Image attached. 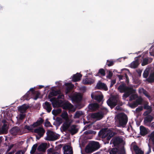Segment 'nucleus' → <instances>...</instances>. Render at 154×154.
Instances as JSON below:
<instances>
[{
  "instance_id": "obj_53",
  "label": "nucleus",
  "mask_w": 154,
  "mask_h": 154,
  "mask_svg": "<svg viewBox=\"0 0 154 154\" xmlns=\"http://www.w3.org/2000/svg\"><path fill=\"white\" fill-rule=\"evenodd\" d=\"M150 137L152 141L154 142V131L151 133Z\"/></svg>"
},
{
  "instance_id": "obj_1",
  "label": "nucleus",
  "mask_w": 154,
  "mask_h": 154,
  "mask_svg": "<svg viewBox=\"0 0 154 154\" xmlns=\"http://www.w3.org/2000/svg\"><path fill=\"white\" fill-rule=\"evenodd\" d=\"M118 89L120 92H124L123 96V99L124 100L131 94L135 93V91L132 87H127L123 84L120 85Z\"/></svg>"
},
{
  "instance_id": "obj_46",
  "label": "nucleus",
  "mask_w": 154,
  "mask_h": 154,
  "mask_svg": "<svg viewBox=\"0 0 154 154\" xmlns=\"http://www.w3.org/2000/svg\"><path fill=\"white\" fill-rule=\"evenodd\" d=\"M149 53L151 56H154V46H152L149 49Z\"/></svg>"
},
{
  "instance_id": "obj_47",
  "label": "nucleus",
  "mask_w": 154,
  "mask_h": 154,
  "mask_svg": "<svg viewBox=\"0 0 154 154\" xmlns=\"http://www.w3.org/2000/svg\"><path fill=\"white\" fill-rule=\"evenodd\" d=\"M148 70L147 69H146L144 71L143 73V76L144 78H146L148 77Z\"/></svg>"
},
{
  "instance_id": "obj_41",
  "label": "nucleus",
  "mask_w": 154,
  "mask_h": 154,
  "mask_svg": "<svg viewBox=\"0 0 154 154\" xmlns=\"http://www.w3.org/2000/svg\"><path fill=\"white\" fill-rule=\"evenodd\" d=\"M1 133H6L7 131V128L6 125L5 124L2 127V128L1 129Z\"/></svg>"
},
{
  "instance_id": "obj_44",
  "label": "nucleus",
  "mask_w": 154,
  "mask_h": 154,
  "mask_svg": "<svg viewBox=\"0 0 154 154\" xmlns=\"http://www.w3.org/2000/svg\"><path fill=\"white\" fill-rule=\"evenodd\" d=\"M137 98L135 101L138 105L141 104L143 101V99L141 97H137Z\"/></svg>"
},
{
  "instance_id": "obj_2",
  "label": "nucleus",
  "mask_w": 154,
  "mask_h": 154,
  "mask_svg": "<svg viewBox=\"0 0 154 154\" xmlns=\"http://www.w3.org/2000/svg\"><path fill=\"white\" fill-rule=\"evenodd\" d=\"M115 118L116 119V122L118 124L117 125L118 127H124L128 122L127 116L123 113L118 114L116 116Z\"/></svg>"
},
{
  "instance_id": "obj_49",
  "label": "nucleus",
  "mask_w": 154,
  "mask_h": 154,
  "mask_svg": "<svg viewBox=\"0 0 154 154\" xmlns=\"http://www.w3.org/2000/svg\"><path fill=\"white\" fill-rule=\"evenodd\" d=\"M60 93V91H53L51 92V93L52 95L54 96L57 95Z\"/></svg>"
},
{
  "instance_id": "obj_36",
  "label": "nucleus",
  "mask_w": 154,
  "mask_h": 154,
  "mask_svg": "<svg viewBox=\"0 0 154 154\" xmlns=\"http://www.w3.org/2000/svg\"><path fill=\"white\" fill-rule=\"evenodd\" d=\"M61 112V109H57L53 110L52 112L54 116H56L60 113Z\"/></svg>"
},
{
  "instance_id": "obj_26",
  "label": "nucleus",
  "mask_w": 154,
  "mask_h": 154,
  "mask_svg": "<svg viewBox=\"0 0 154 154\" xmlns=\"http://www.w3.org/2000/svg\"><path fill=\"white\" fill-rule=\"evenodd\" d=\"M84 115V113L82 111H78L75 113L74 118H78L83 117Z\"/></svg>"
},
{
  "instance_id": "obj_24",
  "label": "nucleus",
  "mask_w": 154,
  "mask_h": 154,
  "mask_svg": "<svg viewBox=\"0 0 154 154\" xmlns=\"http://www.w3.org/2000/svg\"><path fill=\"white\" fill-rule=\"evenodd\" d=\"M98 107V105L96 103L90 104L88 106L89 109L91 111H95Z\"/></svg>"
},
{
  "instance_id": "obj_25",
  "label": "nucleus",
  "mask_w": 154,
  "mask_h": 154,
  "mask_svg": "<svg viewBox=\"0 0 154 154\" xmlns=\"http://www.w3.org/2000/svg\"><path fill=\"white\" fill-rule=\"evenodd\" d=\"M133 149L136 154H143V152L137 146L134 145Z\"/></svg>"
},
{
  "instance_id": "obj_48",
  "label": "nucleus",
  "mask_w": 154,
  "mask_h": 154,
  "mask_svg": "<svg viewBox=\"0 0 154 154\" xmlns=\"http://www.w3.org/2000/svg\"><path fill=\"white\" fill-rule=\"evenodd\" d=\"M137 97V96L136 94H133L131 95L130 97V101H131L135 99Z\"/></svg>"
},
{
  "instance_id": "obj_9",
  "label": "nucleus",
  "mask_w": 154,
  "mask_h": 154,
  "mask_svg": "<svg viewBox=\"0 0 154 154\" xmlns=\"http://www.w3.org/2000/svg\"><path fill=\"white\" fill-rule=\"evenodd\" d=\"M118 102V100L116 99L114 97H111L109 98L107 101V103L112 108L117 104Z\"/></svg>"
},
{
  "instance_id": "obj_62",
  "label": "nucleus",
  "mask_w": 154,
  "mask_h": 154,
  "mask_svg": "<svg viewBox=\"0 0 154 154\" xmlns=\"http://www.w3.org/2000/svg\"><path fill=\"white\" fill-rule=\"evenodd\" d=\"M151 148L150 146H149V150L147 152L146 154H149L151 152Z\"/></svg>"
},
{
  "instance_id": "obj_23",
  "label": "nucleus",
  "mask_w": 154,
  "mask_h": 154,
  "mask_svg": "<svg viewBox=\"0 0 154 154\" xmlns=\"http://www.w3.org/2000/svg\"><path fill=\"white\" fill-rule=\"evenodd\" d=\"M78 129L75 125H72L69 128V131L72 134H73L76 133L78 131Z\"/></svg>"
},
{
  "instance_id": "obj_55",
  "label": "nucleus",
  "mask_w": 154,
  "mask_h": 154,
  "mask_svg": "<svg viewBox=\"0 0 154 154\" xmlns=\"http://www.w3.org/2000/svg\"><path fill=\"white\" fill-rule=\"evenodd\" d=\"M64 98V96L62 94H60L58 96V99H63Z\"/></svg>"
},
{
  "instance_id": "obj_30",
  "label": "nucleus",
  "mask_w": 154,
  "mask_h": 154,
  "mask_svg": "<svg viewBox=\"0 0 154 154\" xmlns=\"http://www.w3.org/2000/svg\"><path fill=\"white\" fill-rule=\"evenodd\" d=\"M61 117L64 119L66 121H70V120L69 118L68 113L64 111L63 112L61 115Z\"/></svg>"
},
{
  "instance_id": "obj_38",
  "label": "nucleus",
  "mask_w": 154,
  "mask_h": 154,
  "mask_svg": "<svg viewBox=\"0 0 154 154\" xmlns=\"http://www.w3.org/2000/svg\"><path fill=\"white\" fill-rule=\"evenodd\" d=\"M37 147V145L36 144L33 145L30 152L31 154H34L35 152Z\"/></svg>"
},
{
  "instance_id": "obj_57",
  "label": "nucleus",
  "mask_w": 154,
  "mask_h": 154,
  "mask_svg": "<svg viewBox=\"0 0 154 154\" xmlns=\"http://www.w3.org/2000/svg\"><path fill=\"white\" fill-rule=\"evenodd\" d=\"M116 80H112L111 81L110 86H112L114 84L116 83Z\"/></svg>"
},
{
  "instance_id": "obj_5",
  "label": "nucleus",
  "mask_w": 154,
  "mask_h": 154,
  "mask_svg": "<svg viewBox=\"0 0 154 154\" xmlns=\"http://www.w3.org/2000/svg\"><path fill=\"white\" fill-rule=\"evenodd\" d=\"M103 137H107V139L109 140L114 135V133L109 129H105L102 130L100 132Z\"/></svg>"
},
{
  "instance_id": "obj_15",
  "label": "nucleus",
  "mask_w": 154,
  "mask_h": 154,
  "mask_svg": "<svg viewBox=\"0 0 154 154\" xmlns=\"http://www.w3.org/2000/svg\"><path fill=\"white\" fill-rule=\"evenodd\" d=\"M153 117L151 115H148L145 117L144 120V122L145 125L146 126H150V122L152 121Z\"/></svg>"
},
{
  "instance_id": "obj_45",
  "label": "nucleus",
  "mask_w": 154,
  "mask_h": 154,
  "mask_svg": "<svg viewBox=\"0 0 154 154\" xmlns=\"http://www.w3.org/2000/svg\"><path fill=\"white\" fill-rule=\"evenodd\" d=\"M25 116V115L23 113H20L17 117L19 119L22 120L23 119Z\"/></svg>"
},
{
  "instance_id": "obj_61",
  "label": "nucleus",
  "mask_w": 154,
  "mask_h": 154,
  "mask_svg": "<svg viewBox=\"0 0 154 154\" xmlns=\"http://www.w3.org/2000/svg\"><path fill=\"white\" fill-rule=\"evenodd\" d=\"M28 93L29 91H28L26 94L24 96V97H25L26 98L25 99H27V98H26V97H28Z\"/></svg>"
},
{
  "instance_id": "obj_11",
  "label": "nucleus",
  "mask_w": 154,
  "mask_h": 154,
  "mask_svg": "<svg viewBox=\"0 0 154 154\" xmlns=\"http://www.w3.org/2000/svg\"><path fill=\"white\" fill-rule=\"evenodd\" d=\"M63 149L64 150V154H73L72 148L70 146H65L63 147Z\"/></svg>"
},
{
  "instance_id": "obj_3",
  "label": "nucleus",
  "mask_w": 154,
  "mask_h": 154,
  "mask_svg": "<svg viewBox=\"0 0 154 154\" xmlns=\"http://www.w3.org/2000/svg\"><path fill=\"white\" fill-rule=\"evenodd\" d=\"M100 148V145L98 142L92 141L91 142L88 146L85 149V151L87 152H91L97 150Z\"/></svg>"
},
{
  "instance_id": "obj_64",
  "label": "nucleus",
  "mask_w": 154,
  "mask_h": 154,
  "mask_svg": "<svg viewBox=\"0 0 154 154\" xmlns=\"http://www.w3.org/2000/svg\"><path fill=\"white\" fill-rule=\"evenodd\" d=\"M151 126L152 127L154 128V122L152 123L151 124Z\"/></svg>"
},
{
  "instance_id": "obj_27",
  "label": "nucleus",
  "mask_w": 154,
  "mask_h": 154,
  "mask_svg": "<svg viewBox=\"0 0 154 154\" xmlns=\"http://www.w3.org/2000/svg\"><path fill=\"white\" fill-rule=\"evenodd\" d=\"M123 141V140L122 138L117 137L114 139L113 140V143L114 144L117 145L122 143Z\"/></svg>"
},
{
  "instance_id": "obj_14",
  "label": "nucleus",
  "mask_w": 154,
  "mask_h": 154,
  "mask_svg": "<svg viewBox=\"0 0 154 154\" xmlns=\"http://www.w3.org/2000/svg\"><path fill=\"white\" fill-rule=\"evenodd\" d=\"M91 117L92 118L96 120L101 119L103 117V115L101 112L93 113L91 114Z\"/></svg>"
},
{
  "instance_id": "obj_20",
  "label": "nucleus",
  "mask_w": 154,
  "mask_h": 154,
  "mask_svg": "<svg viewBox=\"0 0 154 154\" xmlns=\"http://www.w3.org/2000/svg\"><path fill=\"white\" fill-rule=\"evenodd\" d=\"M82 99V95L79 93H75L73 96V99L76 101L78 102L80 101Z\"/></svg>"
},
{
  "instance_id": "obj_21",
  "label": "nucleus",
  "mask_w": 154,
  "mask_h": 154,
  "mask_svg": "<svg viewBox=\"0 0 154 154\" xmlns=\"http://www.w3.org/2000/svg\"><path fill=\"white\" fill-rule=\"evenodd\" d=\"M140 134L142 136H144L147 134L148 132V129L143 126H140Z\"/></svg>"
},
{
  "instance_id": "obj_63",
  "label": "nucleus",
  "mask_w": 154,
  "mask_h": 154,
  "mask_svg": "<svg viewBox=\"0 0 154 154\" xmlns=\"http://www.w3.org/2000/svg\"><path fill=\"white\" fill-rule=\"evenodd\" d=\"M120 107L119 106H117L116 107V109L117 110H119L120 109Z\"/></svg>"
},
{
  "instance_id": "obj_29",
  "label": "nucleus",
  "mask_w": 154,
  "mask_h": 154,
  "mask_svg": "<svg viewBox=\"0 0 154 154\" xmlns=\"http://www.w3.org/2000/svg\"><path fill=\"white\" fill-rule=\"evenodd\" d=\"M152 59L151 58H145L143 60L141 65L142 66L146 65L148 63H150L152 62Z\"/></svg>"
},
{
  "instance_id": "obj_10",
  "label": "nucleus",
  "mask_w": 154,
  "mask_h": 154,
  "mask_svg": "<svg viewBox=\"0 0 154 154\" xmlns=\"http://www.w3.org/2000/svg\"><path fill=\"white\" fill-rule=\"evenodd\" d=\"M34 131L35 133L38 134V137L36 136V138L38 140L43 136L45 132L44 130L41 127L35 129Z\"/></svg>"
},
{
  "instance_id": "obj_34",
  "label": "nucleus",
  "mask_w": 154,
  "mask_h": 154,
  "mask_svg": "<svg viewBox=\"0 0 154 154\" xmlns=\"http://www.w3.org/2000/svg\"><path fill=\"white\" fill-rule=\"evenodd\" d=\"M139 92L140 93H143L148 98L150 99V97L149 95L147 92L143 88H141L139 89Z\"/></svg>"
},
{
  "instance_id": "obj_4",
  "label": "nucleus",
  "mask_w": 154,
  "mask_h": 154,
  "mask_svg": "<svg viewBox=\"0 0 154 154\" xmlns=\"http://www.w3.org/2000/svg\"><path fill=\"white\" fill-rule=\"evenodd\" d=\"M45 139L49 141H54L58 139L60 135L52 131L48 130L47 131Z\"/></svg>"
},
{
  "instance_id": "obj_8",
  "label": "nucleus",
  "mask_w": 154,
  "mask_h": 154,
  "mask_svg": "<svg viewBox=\"0 0 154 154\" xmlns=\"http://www.w3.org/2000/svg\"><path fill=\"white\" fill-rule=\"evenodd\" d=\"M46 143H42L40 144L37 148V151L35 154H43V152H45L47 148Z\"/></svg>"
},
{
  "instance_id": "obj_51",
  "label": "nucleus",
  "mask_w": 154,
  "mask_h": 154,
  "mask_svg": "<svg viewBox=\"0 0 154 154\" xmlns=\"http://www.w3.org/2000/svg\"><path fill=\"white\" fill-rule=\"evenodd\" d=\"M113 73L112 72L110 71H109L108 74L106 75V78L109 79H110L111 77L112 76Z\"/></svg>"
},
{
  "instance_id": "obj_17",
  "label": "nucleus",
  "mask_w": 154,
  "mask_h": 154,
  "mask_svg": "<svg viewBox=\"0 0 154 154\" xmlns=\"http://www.w3.org/2000/svg\"><path fill=\"white\" fill-rule=\"evenodd\" d=\"M95 82V80L91 78H86L83 79L82 82L85 85H91L93 83Z\"/></svg>"
},
{
  "instance_id": "obj_28",
  "label": "nucleus",
  "mask_w": 154,
  "mask_h": 154,
  "mask_svg": "<svg viewBox=\"0 0 154 154\" xmlns=\"http://www.w3.org/2000/svg\"><path fill=\"white\" fill-rule=\"evenodd\" d=\"M82 76V75L80 73H77L74 75L72 78V80L74 82L79 81L80 80Z\"/></svg>"
},
{
  "instance_id": "obj_32",
  "label": "nucleus",
  "mask_w": 154,
  "mask_h": 154,
  "mask_svg": "<svg viewBox=\"0 0 154 154\" xmlns=\"http://www.w3.org/2000/svg\"><path fill=\"white\" fill-rule=\"evenodd\" d=\"M139 64L138 60H136L131 63L130 66L131 68H135L137 67Z\"/></svg>"
},
{
  "instance_id": "obj_35",
  "label": "nucleus",
  "mask_w": 154,
  "mask_h": 154,
  "mask_svg": "<svg viewBox=\"0 0 154 154\" xmlns=\"http://www.w3.org/2000/svg\"><path fill=\"white\" fill-rule=\"evenodd\" d=\"M147 80L149 82L154 81V72L150 74L149 77Z\"/></svg>"
},
{
  "instance_id": "obj_37",
  "label": "nucleus",
  "mask_w": 154,
  "mask_h": 154,
  "mask_svg": "<svg viewBox=\"0 0 154 154\" xmlns=\"http://www.w3.org/2000/svg\"><path fill=\"white\" fill-rule=\"evenodd\" d=\"M97 74L98 75H100L102 76H104L106 75L105 71L103 69H100L99 70Z\"/></svg>"
},
{
  "instance_id": "obj_56",
  "label": "nucleus",
  "mask_w": 154,
  "mask_h": 154,
  "mask_svg": "<svg viewBox=\"0 0 154 154\" xmlns=\"http://www.w3.org/2000/svg\"><path fill=\"white\" fill-rule=\"evenodd\" d=\"M137 72L139 75V76H140L141 75L142 70L140 69H138L137 70Z\"/></svg>"
},
{
  "instance_id": "obj_22",
  "label": "nucleus",
  "mask_w": 154,
  "mask_h": 154,
  "mask_svg": "<svg viewBox=\"0 0 154 154\" xmlns=\"http://www.w3.org/2000/svg\"><path fill=\"white\" fill-rule=\"evenodd\" d=\"M45 109L48 112H50L52 109L51 104L48 102H45L43 105Z\"/></svg>"
},
{
  "instance_id": "obj_7",
  "label": "nucleus",
  "mask_w": 154,
  "mask_h": 154,
  "mask_svg": "<svg viewBox=\"0 0 154 154\" xmlns=\"http://www.w3.org/2000/svg\"><path fill=\"white\" fill-rule=\"evenodd\" d=\"M43 122V120L42 118H39L36 122L33 123L32 125L26 126V128L29 131L32 130L34 128L41 125Z\"/></svg>"
},
{
  "instance_id": "obj_59",
  "label": "nucleus",
  "mask_w": 154,
  "mask_h": 154,
  "mask_svg": "<svg viewBox=\"0 0 154 154\" xmlns=\"http://www.w3.org/2000/svg\"><path fill=\"white\" fill-rule=\"evenodd\" d=\"M50 123L49 122H47L45 123V125L46 126H49L50 125Z\"/></svg>"
},
{
  "instance_id": "obj_52",
  "label": "nucleus",
  "mask_w": 154,
  "mask_h": 154,
  "mask_svg": "<svg viewBox=\"0 0 154 154\" xmlns=\"http://www.w3.org/2000/svg\"><path fill=\"white\" fill-rule=\"evenodd\" d=\"M142 109L143 107L142 106H140L136 108V111L137 112H139L142 110Z\"/></svg>"
},
{
  "instance_id": "obj_50",
  "label": "nucleus",
  "mask_w": 154,
  "mask_h": 154,
  "mask_svg": "<svg viewBox=\"0 0 154 154\" xmlns=\"http://www.w3.org/2000/svg\"><path fill=\"white\" fill-rule=\"evenodd\" d=\"M56 122L58 124L60 125L63 122V119L60 118L58 117L56 119Z\"/></svg>"
},
{
  "instance_id": "obj_31",
  "label": "nucleus",
  "mask_w": 154,
  "mask_h": 154,
  "mask_svg": "<svg viewBox=\"0 0 154 154\" xmlns=\"http://www.w3.org/2000/svg\"><path fill=\"white\" fill-rule=\"evenodd\" d=\"M65 85L66 86V93H68L69 91L70 90L72 89L74 87L73 85L70 83H66Z\"/></svg>"
},
{
  "instance_id": "obj_40",
  "label": "nucleus",
  "mask_w": 154,
  "mask_h": 154,
  "mask_svg": "<svg viewBox=\"0 0 154 154\" xmlns=\"http://www.w3.org/2000/svg\"><path fill=\"white\" fill-rule=\"evenodd\" d=\"M144 108L145 109H149L150 110L148 112V113H146L147 112H145L144 113L145 114V115L147 114H148L149 113L151 112V107L149 106L147 104H145L144 106Z\"/></svg>"
},
{
  "instance_id": "obj_43",
  "label": "nucleus",
  "mask_w": 154,
  "mask_h": 154,
  "mask_svg": "<svg viewBox=\"0 0 154 154\" xmlns=\"http://www.w3.org/2000/svg\"><path fill=\"white\" fill-rule=\"evenodd\" d=\"M138 104L135 101L134 102L132 103H130L129 104V106L132 108H134L137 107Z\"/></svg>"
},
{
  "instance_id": "obj_19",
  "label": "nucleus",
  "mask_w": 154,
  "mask_h": 154,
  "mask_svg": "<svg viewBox=\"0 0 154 154\" xmlns=\"http://www.w3.org/2000/svg\"><path fill=\"white\" fill-rule=\"evenodd\" d=\"M29 107L28 105L24 104L19 107L18 110L21 113H23L26 112Z\"/></svg>"
},
{
  "instance_id": "obj_33",
  "label": "nucleus",
  "mask_w": 154,
  "mask_h": 154,
  "mask_svg": "<svg viewBox=\"0 0 154 154\" xmlns=\"http://www.w3.org/2000/svg\"><path fill=\"white\" fill-rule=\"evenodd\" d=\"M47 154H60L59 152H55L54 149L50 148L47 150Z\"/></svg>"
},
{
  "instance_id": "obj_6",
  "label": "nucleus",
  "mask_w": 154,
  "mask_h": 154,
  "mask_svg": "<svg viewBox=\"0 0 154 154\" xmlns=\"http://www.w3.org/2000/svg\"><path fill=\"white\" fill-rule=\"evenodd\" d=\"M91 96L92 99L97 100L99 102L101 101L103 98V95L101 92L99 91L92 93L91 94Z\"/></svg>"
},
{
  "instance_id": "obj_58",
  "label": "nucleus",
  "mask_w": 154,
  "mask_h": 154,
  "mask_svg": "<svg viewBox=\"0 0 154 154\" xmlns=\"http://www.w3.org/2000/svg\"><path fill=\"white\" fill-rule=\"evenodd\" d=\"M109 63L107 64V65L108 66H111L113 65V62L112 61H110L108 62Z\"/></svg>"
},
{
  "instance_id": "obj_54",
  "label": "nucleus",
  "mask_w": 154,
  "mask_h": 154,
  "mask_svg": "<svg viewBox=\"0 0 154 154\" xmlns=\"http://www.w3.org/2000/svg\"><path fill=\"white\" fill-rule=\"evenodd\" d=\"M93 132L91 131H85L84 132V133L85 134H92Z\"/></svg>"
},
{
  "instance_id": "obj_42",
  "label": "nucleus",
  "mask_w": 154,
  "mask_h": 154,
  "mask_svg": "<svg viewBox=\"0 0 154 154\" xmlns=\"http://www.w3.org/2000/svg\"><path fill=\"white\" fill-rule=\"evenodd\" d=\"M118 149L116 148H112L110 151V154H117Z\"/></svg>"
},
{
  "instance_id": "obj_18",
  "label": "nucleus",
  "mask_w": 154,
  "mask_h": 154,
  "mask_svg": "<svg viewBox=\"0 0 154 154\" xmlns=\"http://www.w3.org/2000/svg\"><path fill=\"white\" fill-rule=\"evenodd\" d=\"M20 130L17 127L13 128L10 130L11 133L13 135L19 134H20Z\"/></svg>"
},
{
  "instance_id": "obj_60",
  "label": "nucleus",
  "mask_w": 154,
  "mask_h": 154,
  "mask_svg": "<svg viewBox=\"0 0 154 154\" xmlns=\"http://www.w3.org/2000/svg\"><path fill=\"white\" fill-rule=\"evenodd\" d=\"M91 126V125H87L84 127V129H86V128H90V127Z\"/></svg>"
},
{
  "instance_id": "obj_13",
  "label": "nucleus",
  "mask_w": 154,
  "mask_h": 154,
  "mask_svg": "<svg viewBox=\"0 0 154 154\" xmlns=\"http://www.w3.org/2000/svg\"><path fill=\"white\" fill-rule=\"evenodd\" d=\"M71 122L70 121H66L65 122L61 127L60 129L62 131H65L69 128Z\"/></svg>"
},
{
  "instance_id": "obj_12",
  "label": "nucleus",
  "mask_w": 154,
  "mask_h": 154,
  "mask_svg": "<svg viewBox=\"0 0 154 154\" xmlns=\"http://www.w3.org/2000/svg\"><path fill=\"white\" fill-rule=\"evenodd\" d=\"M63 108L65 109H68L70 111L72 112H74L75 109L73 107V106L70 103L67 102H66L63 105Z\"/></svg>"
},
{
  "instance_id": "obj_39",
  "label": "nucleus",
  "mask_w": 154,
  "mask_h": 154,
  "mask_svg": "<svg viewBox=\"0 0 154 154\" xmlns=\"http://www.w3.org/2000/svg\"><path fill=\"white\" fill-rule=\"evenodd\" d=\"M12 116V114L9 113V112L6 113L4 115V117L7 120H9L11 119Z\"/></svg>"
},
{
  "instance_id": "obj_16",
  "label": "nucleus",
  "mask_w": 154,
  "mask_h": 154,
  "mask_svg": "<svg viewBox=\"0 0 154 154\" xmlns=\"http://www.w3.org/2000/svg\"><path fill=\"white\" fill-rule=\"evenodd\" d=\"M96 88L98 89H103L105 91H107L108 89L107 87L105 84L99 81L96 85Z\"/></svg>"
}]
</instances>
